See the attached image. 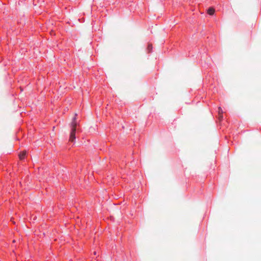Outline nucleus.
Here are the masks:
<instances>
[{
	"mask_svg": "<svg viewBox=\"0 0 261 261\" xmlns=\"http://www.w3.org/2000/svg\"><path fill=\"white\" fill-rule=\"evenodd\" d=\"M215 12V9L213 8H210L207 10V13L211 15H213Z\"/></svg>",
	"mask_w": 261,
	"mask_h": 261,
	"instance_id": "4",
	"label": "nucleus"
},
{
	"mask_svg": "<svg viewBox=\"0 0 261 261\" xmlns=\"http://www.w3.org/2000/svg\"><path fill=\"white\" fill-rule=\"evenodd\" d=\"M26 151H23L19 154V157L20 160H23L26 154Z\"/></svg>",
	"mask_w": 261,
	"mask_h": 261,
	"instance_id": "3",
	"label": "nucleus"
},
{
	"mask_svg": "<svg viewBox=\"0 0 261 261\" xmlns=\"http://www.w3.org/2000/svg\"><path fill=\"white\" fill-rule=\"evenodd\" d=\"M218 114H219V117L220 119H222L223 118V110L221 109V107L218 108Z\"/></svg>",
	"mask_w": 261,
	"mask_h": 261,
	"instance_id": "2",
	"label": "nucleus"
},
{
	"mask_svg": "<svg viewBox=\"0 0 261 261\" xmlns=\"http://www.w3.org/2000/svg\"><path fill=\"white\" fill-rule=\"evenodd\" d=\"M152 48V45L151 44H149L148 45V49L149 50V51H150Z\"/></svg>",
	"mask_w": 261,
	"mask_h": 261,
	"instance_id": "5",
	"label": "nucleus"
},
{
	"mask_svg": "<svg viewBox=\"0 0 261 261\" xmlns=\"http://www.w3.org/2000/svg\"><path fill=\"white\" fill-rule=\"evenodd\" d=\"M77 123L76 122L75 116L73 118L72 122L71 123V132L70 133V137L69 141L73 142L75 139V132L76 130Z\"/></svg>",
	"mask_w": 261,
	"mask_h": 261,
	"instance_id": "1",
	"label": "nucleus"
}]
</instances>
